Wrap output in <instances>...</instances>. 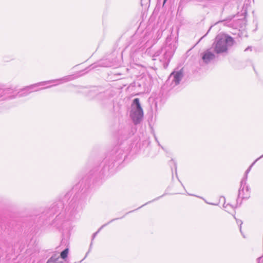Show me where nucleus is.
<instances>
[{"mask_svg":"<svg viewBox=\"0 0 263 263\" xmlns=\"http://www.w3.org/2000/svg\"><path fill=\"white\" fill-rule=\"evenodd\" d=\"M71 80V76H66V77H63V78H62L61 79H59L51 80H49V81H46L37 83H36V84H34L33 85H30L28 87H26L24 88V89H22L20 91L18 92L17 95L19 97L26 96L28 95V94H29L30 93H31V92L36 91H38L40 90H42L43 89V88L35 89V88L38 86H44L46 84H50V83H52L59 82L58 84H55L51 86H47L44 88H50L51 86H57L59 84H62V83H64L67 82H68V81H70ZM12 91V90L11 91V92L10 93L9 95L12 97H14L13 98H14L16 97L17 95L15 96L11 95Z\"/></svg>","mask_w":263,"mask_h":263,"instance_id":"nucleus-1","label":"nucleus"},{"mask_svg":"<svg viewBox=\"0 0 263 263\" xmlns=\"http://www.w3.org/2000/svg\"><path fill=\"white\" fill-rule=\"evenodd\" d=\"M234 42L233 39L231 36L218 34L216 36L215 41L212 44V48L217 54L226 52L227 51L228 47L233 45Z\"/></svg>","mask_w":263,"mask_h":263,"instance_id":"nucleus-2","label":"nucleus"},{"mask_svg":"<svg viewBox=\"0 0 263 263\" xmlns=\"http://www.w3.org/2000/svg\"><path fill=\"white\" fill-rule=\"evenodd\" d=\"M143 116V112L138 98H135L132 105L130 117L135 124L140 122Z\"/></svg>","mask_w":263,"mask_h":263,"instance_id":"nucleus-3","label":"nucleus"},{"mask_svg":"<svg viewBox=\"0 0 263 263\" xmlns=\"http://www.w3.org/2000/svg\"><path fill=\"white\" fill-rule=\"evenodd\" d=\"M183 77V73L180 70L178 71H174L170 76L167 83L170 84L172 87H175L179 84Z\"/></svg>","mask_w":263,"mask_h":263,"instance_id":"nucleus-4","label":"nucleus"},{"mask_svg":"<svg viewBox=\"0 0 263 263\" xmlns=\"http://www.w3.org/2000/svg\"><path fill=\"white\" fill-rule=\"evenodd\" d=\"M251 170L249 168H248L247 171H246L245 175L243 178L242 179L241 182H240V187L239 190L238 192V198L241 197V198H247V196H244L243 195L241 196L242 193H243L245 191L246 192H248L249 189L248 186H245L246 184V181L248 177V174L250 172Z\"/></svg>","mask_w":263,"mask_h":263,"instance_id":"nucleus-5","label":"nucleus"},{"mask_svg":"<svg viewBox=\"0 0 263 263\" xmlns=\"http://www.w3.org/2000/svg\"><path fill=\"white\" fill-rule=\"evenodd\" d=\"M213 51L214 50L211 47L201 53V58L203 62L208 64L215 58V55L213 52Z\"/></svg>","mask_w":263,"mask_h":263,"instance_id":"nucleus-6","label":"nucleus"},{"mask_svg":"<svg viewBox=\"0 0 263 263\" xmlns=\"http://www.w3.org/2000/svg\"><path fill=\"white\" fill-rule=\"evenodd\" d=\"M78 209V204L76 202H71L66 209V215L68 219L72 218L76 213Z\"/></svg>","mask_w":263,"mask_h":263,"instance_id":"nucleus-7","label":"nucleus"},{"mask_svg":"<svg viewBox=\"0 0 263 263\" xmlns=\"http://www.w3.org/2000/svg\"><path fill=\"white\" fill-rule=\"evenodd\" d=\"M164 49L165 51L164 59H165L167 65L174 54L176 47L174 45L170 44L169 46H166Z\"/></svg>","mask_w":263,"mask_h":263,"instance_id":"nucleus-8","label":"nucleus"},{"mask_svg":"<svg viewBox=\"0 0 263 263\" xmlns=\"http://www.w3.org/2000/svg\"><path fill=\"white\" fill-rule=\"evenodd\" d=\"M123 153L124 151L119 146L115 147L111 153V161H115L121 159Z\"/></svg>","mask_w":263,"mask_h":263,"instance_id":"nucleus-9","label":"nucleus"},{"mask_svg":"<svg viewBox=\"0 0 263 263\" xmlns=\"http://www.w3.org/2000/svg\"><path fill=\"white\" fill-rule=\"evenodd\" d=\"M12 89L9 88H2L0 87V97H3V99H13L14 97L10 96V93L11 92Z\"/></svg>","mask_w":263,"mask_h":263,"instance_id":"nucleus-10","label":"nucleus"},{"mask_svg":"<svg viewBox=\"0 0 263 263\" xmlns=\"http://www.w3.org/2000/svg\"><path fill=\"white\" fill-rule=\"evenodd\" d=\"M46 263H63L57 254L53 255L47 261Z\"/></svg>","mask_w":263,"mask_h":263,"instance_id":"nucleus-11","label":"nucleus"},{"mask_svg":"<svg viewBox=\"0 0 263 263\" xmlns=\"http://www.w3.org/2000/svg\"><path fill=\"white\" fill-rule=\"evenodd\" d=\"M62 206H63L62 203L61 202H59L57 204V205H54L52 207L51 209L50 210L51 212H57V209L60 208H62Z\"/></svg>","mask_w":263,"mask_h":263,"instance_id":"nucleus-12","label":"nucleus"},{"mask_svg":"<svg viewBox=\"0 0 263 263\" xmlns=\"http://www.w3.org/2000/svg\"><path fill=\"white\" fill-rule=\"evenodd\" d=\"M68 253V249L66 248L61 253V257L62 259H65L67 257Z\"/></svg>","mask_w":263,"mask_h":263,"instance_id":"nucleus-13","label":"nucleus"},{"mask_svg":"<svg viewBox=\"0 0 263 263\" xmlns=\"http://www.w3.org/2000/svg\"><path fill=\"white\" fill-rule=\"evenodd\" d=\"M223 208L226 209V211L229 212L230 209H234V208L233 205L230 204H225V203L223 204Z\"/></svg>","mask_w":263,"mask_h":263,"instance_id":"nucleus-14","label":"nucleus"},{"mask_svg":"<svg viewBox=\"0 0 263 263\" xmlns=\"http://www.w3.org/2000/svg\"><path fill=\"white\" fill-rule=\"evenodd\" d=\"M235 219H236V222L238 224H239V230H240V232L242 233V231H241V225L242 224V221L241 220H238V219H237L236 218V217L235 216H234Z\"/></svg>","mask_w":263,"mask_h":263,"instance_id":"nucleus-15","label":"nucleus"},{"mask_svg":"<svg viewBox=\"0 0 263 263\" xmlns=\"http://www.w3.org/2000/svg\"><path fill=\"white\" fill-rule=\"evenodd\" d=\"M263 157V155L262 156H261L260 157H259L258 158H257L250 166L248 168H249L250 170L251 169L252 166L254 164V163L258 160H259V159H260L261 158Z\"/></svg>","mask_w":263,"mask_h":263,"instance_id":"nucleus-16","label":"nucleus"},{"mask_svg":"<svg viewBox=\"0 0 263 263\" xmlns=\"http://www.w3.org/2000/svg\"><path fill=\"white\" fill-rule=\"evenodd\" d=\"M258 263H263V256L259 257L257 258Z\"/></svg>","mask_w":263,"mask_h":263,"instance_id":"nucleus-17","label":"nucleus"},{"mask_svg":"<svg viewBox=\"0 0 263 263\" xmlns=\"http://www.w3.org/2000/svg\"><path fill=\"white\" fill-rule=\"evenodd\" d=\"M118 219V218H116V219ZM115 220H116V219H113L111 220H110V221H109L107 223H106V224H105L103 225V226H102V227H105V226H106V225H107V224H108V223H110L111 222H112V221H114Z\"/></svg>","mask_w":263,"mask_h":263,"instance_id":"nucleus-18","label":"nucleus"},{"mask_svg":"<svg viewBox=\"0 0 263 263\" xmlns=\"http://www.w3.org/2000/svg\"><path fill=\"white\" fill-rule=\"evenodd\" d=\"M100 230H98V231L96 232V233H95L93 234V236H92V239H93L95 238V237L96 236V235H97L98 233L99 232Z\"/></svg>","mask_w":263,"mask_h":263,"instance_id":"nucleus-19","label":"nucleus"},{"mask_svg":"<svg viewBox=\"0 0 263 263\" xmlns=\"http://www.w3.org/2000/svg\"><path fill=\"white\" fill-rule=\"evenodd\" d=\"M249 0H248V1L246 0L245 1V5H244V6H243V8H245V5H246V6H248V3H249Z\"/></svg>","mask_w":263,"mask_h":263,"instance_id":"nucleus-20","label":"nucleus"},{"mask_svg":"<svg viewBox=\"0 0 263 263\" xmlns=\"http://www.w3.org/2000/svg\"><path fill=\"white\" fill-rule=\"evenodd\" d=\"M251 47H248V48H247L246 49H245V51H247L248 50H250V49H251Z\"/></svg>","mask_w":263,"mask_h":263,"instance_id":"nucleus-21","label":"nucleus"},{"mask_svg":"<svg viewBox=\"0 0 263 263\" xmlns=\"http://www.w3.org/2000/svg\"><path fill=\"white\" fill-rule=\"evenodd\" d=\"M107 161H108V158L106 157V158L105 159V160H104V163H106L107 162Z\"/></svg>","mask_w":263,"mask_h":263,"instance_id":"nucleus-22","label":"nucleus"},{"mask_svg":"<svg viewBox=\"0 0 263 263\" xmlns=\"http://www.w3.org/2000/svg\"><path fill=\"white\" fill-rule=\"evenodd\" d=\"M155 104V107H156V108H157V103L156 102Z\"/></svg>","mask_w":263,"mask_h":263,"instance_id":"nucleus-23","label":"nucleus"},{"mask_svg":"<svg viewBox=\"0 0 263 263\" xmlns=\"http://www.w3.org/2000/svg\"><path fill=\"white\" fill-rule=\"evenodd\" d=\"M166 1L167 0H164V1H163V5L166 3Z\"/></svg>","mask_w":263,"mask_h":263,"instance_id":"nucleus-24","label":"nucleus"},{"mask_svg":"<svg viewBox=\"0 0 263 263\" xmlns=\"http://www.w3.org/2000/svg\"><path fill=\"white\" fill-rule=\"evenodd\" d=\"M146 204V203L144 204H143V205H142L141 207L143 206H144V205Z\"/></svg>","mask_w":263,"mask_h":263,"instance_id":"nucleus-25","label":"nucleus"}]
</instances>
